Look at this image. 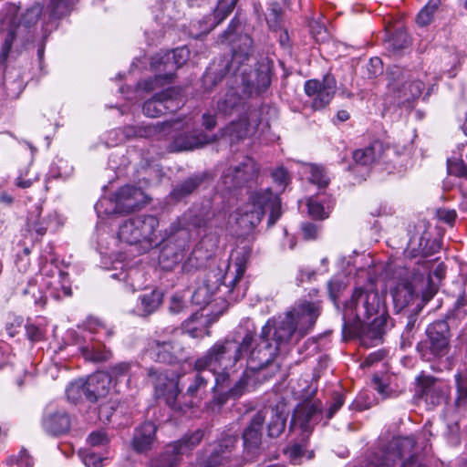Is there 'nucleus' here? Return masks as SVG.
<instances>
[{
    "mask_svg": "<svg viewBox=\"0 0 467 467\" xmlns=\"http://www.w3.org/2000/svg\"><path fill=\"white\" fill-rule=\"evenodd\" d=\"M254 341V335L247 331L241 341L224 339L215 342L202 356L196 359V366L207 369L214 378L213 397L206 403L208 410L217 413L229 400L240 398L247 389V372L235 379L241 360L247 354Z\"/></svg>",
    "mask_w": 467,
    "mask_h": 467,
    "instance_id": "nucleus-1",
    "label": "nucleus"
},
{
    "mask_svg": "<svg viewBox=\"0 0 467 467\" xmlns=\"http://www.w3.org/2000/svg\"><path fill=\"white\" fill-rule=\"evenodd\" d=\"M343 331L358 337L363 346H377L387 327L388 313L383 297L374 288H356L345 304Z\"/></svg>",
    "mask_w": 467,
    "mask_h": 467,
    "instance_id": "nucleus-2",
    "label": "nucleus"
},
{
    "mask_svg": "<svg viewBox=\"0 0 467 467\" xmlns=\"http://www.w3.org/2000/svg\"><path fill=\"white\" fill-rule=\"evenodd\" d=\"M244 26L237 16H234L218 38L221 44H228L232 49V59H222L213 62L202 77V85L206 91H212L218 83L231 71L235 73L240 67L248 61L254 52L253 39L244 33Z\"/></svg>",
    "mask_w": 467,
    "mask_h": 467,
    "instance_id": "nucleus-3",
    "label": "nucleus"
},
{
    "mask_svg": "<svg viewBox=\"0 0 467 467\" xmlns=\"http://www.w3.org/2000/svg\"><path fill=\"white\" fill-rule=\"evenodd\" d=\"M413 437H394L370 452L365 467H428L415 452Z\"/></svg>",
    "mask_w": 467,
    "mask_h": 467,
    "instance_id": "nucleus-4",
    "label": "nucleus"
},
{
    "mask_svg": "<svg viewBox=\"0 0 467 467\" xmlns=\"http://www.w3.org/2000/svg\"><path fill=\"white\" fill-rule=\"evenodd\" d=\"M269 212L267 226L272 227L281 217V200L270 188L251 192L248 201L238 209L239 223L254 228Z\"/></svg>",
    "mask_w": 467,
    "mask_h": 467,
    "instance_id": "nucleus-5",
    "label": "nucleus"
},
{
    "mask_svg": "<svg viewBox=\"0 0 467 467\" xmlns=\"http://www.w3.org/2000/svg\"><path fill=\"white\" fill-rule=\"evenodd\" d=\"M251 332V330H249ZM254 336V331H252ZM280 348L275 346L266 336L263 337V333L260 332L258 339L255 341L254 338L253 344L244 354L246 358L247 381L249 380V373H256V379L263 378L267 379L273 377L279 371L280 366L275 361V358L279 353Z\"/></svg>",
    "mask_w": 467,
    "mask_h": 467,
    "instance_id": "nucleus-6",
    "label": "nucleus"
},
{
    "mask_svg": "<svg viewBox=\"0 0 467 467\" xmlns=\"http://www.w3.org/2000/svg\"><path fill=\"white\" fill-rule=\"evenodd\" d=\"M159 220L150 214H140L125 220L118 232L119 239L129 244H141L150 249L161 244L162 236L158 231Z\"/></svg>",
    "mask_w": 467,
    "mask_h": 467,
    "instance_id": "nucleus-7",
    "label": "nucleus"
},
{
    "mask_svg": "<svg viewBox=\"0 0 467 467\" xmlns=\"http://www.w3.org/2000/svg\"><path fill=\"white\" fill-rule=\"evenodd\" d=\"M252 246L248 244L238 245L231 255L230 261L219 267L224 276V292L231 300H238L244 296V288L240 282L246 271L248 261L252 255Z\"/></svg>",
    "mask_w": 467,
    "mask_h": 467,
    "instance_id": "nucleus-8",
    "label": "nucleus"
},
{
    "mask_svg": "<svg viewBox=\"0 0 467 467\" xmlns=\"http://www.w3.org/2000/svg\"><path fill=\"white\" fill-rule=\"evenodd\" d=\"M270 111H275V109L266 105L259 109L249 108L244 116L230 122L222 130V137L226 139L230 144H234L254 135L260 126L268 128V120L265 119L263 116Z\"/></svg>",
    "mask_w": 467,
    "mask_h": 467,
    "instance_id": "nucleus-9",
    "label": "nucleus"
},
{
    "mask_svg": "<svg viewBox=\"0 0 467 467\" xmlns=\"http://www.w3.org/2000/svg\"><path fill=\"white\" fill-rule=\"evenodd\" d=\"M426 337L420 340L416 350L423 360L431 361L448 354L450 350V326L447 321H434L425 330Z\"/></svg>",
    "mask_w": 467,
    "mask_h": 467,
    "instance_id": "nucleus-10",
    "label": "nucleus"
},
{
    "mask_svg": "<svg viewBox=\"0 0 467 467\" xmlns=\"http://www.w3.org/2000/svg\"><path fill=\"white\" fill-rule=\"evenodd\" d=\"M191 234L188 228L180 227L172 223L170 227V233L166 237H162L161 243H164L159 255V262L162 268L171 270L175 265L181 263L189 249Z\"/></svg>",
    "mask_w": 467,
    "mask_h": 467,
    "instance_id": "nucleus-11",
    "label": "nucleus"
},
{
    "mask_svg": "<svg viewBox=\"0 0 467 467\" xmlns=\"http://www.w3.org/2000/svg\"><path fill=\"white\" fill-rule=\"evenodd\" d=\"M211 373L207 369H201L193 365V372L189 374L188 386L184 392L178 387L176 397L175 411L185 413L191 409L200 406L210 382Z\"/></svg>",
    "mask_w": 467,
    "mask_h": 467,
    "instance_id": "nucleus-12",
    "label": "nucleus"
},
{
    "mask_svg": "<svg viewBox=\"0 0 467 467\" xmlns=\"http://www.w3.org/2000/svg\"><path fill=\"white\" fill-rule=\"evenodd\" d=\"M389 89L397 99L398 103L406 104L419 99L424 89V83L414 78L411 74L398 66L389 68Z\"/></svg>",
    "mask_w": 467,
    "mask_h": 467,
    "instance_id": "nucleus-13",
    "label": "nucleus"
},
{
    "mask_svg": "<svg viewBox=\"0 0 467 467\" xmlns=\"http://www.w3.org/2000/svg\"><path fill=\"white\" fill-rule=\"evenodd\" d=\"M238 434L230 431H223L217 441L210 445V449L202 458L201 463L204 467L230 466L234 467L237 459L234 450L238 443Z\"/></svg>",
    "mask_w": 467,
    "mask_h": 467,
    "instance_id": "nucleus-14",
    "label": "nucleus"
},
{
    "mask_svg": "<svg viewBox=\"0 0 467 467\" xmlns=\"http://www.w3.org/2000/svg\"><path fill=\"white\" fill-rule=\"evenodd\" d=\"M43 257L46 263L41 267V273L46 293L56 300L70 296L72 290L68 274L58 267L56 257L51 256L50 259L47 255Z\"/></svg>",
    "mask_w": 467,
    "mask_h": 467,
    "instance_id": "nucleus-15",
    "label": "nucleus"
},
{
    "mask_svg": "<svg viewBox=\"0 0 467 467\" xmlns=\"http://www.w3.org/2000/svg\"><path fill=\"white\" fill-rule=\"evenodd\" d=\"M190 58V50L186 47L161 51L151 57L150 67L156 72L154 81L164 79L170 82L174 72Z\"/></svg>",
    "mask_w": 467,
    "mask_h": 467,
    "instance_id": "nucleus-16",
    "label": "nucleus"
},
{
    "mask_svg": "<svg viewBox=\"0 0 467 467\" xmlns=\"http://www.w3.org/2000/svg\"><path fill=\"white\" fill-rule=\"evenodd\" d=\"M259 173V165L250 157H244L238 163L227 168L221 181L223 187L228 190H235L254 182Z\"/></svg>",
    "mask_w": 467,
    "mask_h": 467,
    "instance_id": "nucleus-17",
    "label": "nucleus"
},
{
    "mask_svg": "<svg viewBox=\"0 0 467 467\" xmlns=\"http://www.w3.org/2000/svg\"><path fill=\"white\" fill-rule=\"evenodd\" d=\"M261 332L279 348L292 342L297 343V328L287 313L269 318Z\"/></svg>",
    "mask_w": 467,
    "mask_h": 467,
    "instance_id": "nucleus-18",
    "label": "nucleus"
},
{
    "mask_svg": "<svg viewBox=\"0 0 467 467\" xmlns=\"http://www.w3.org/2000/svg\"><path fill=\"white\" fill-rule=\"evenodd\" d=\"M202 438L203 432L201 430L185 435L181 440L166 446L164 451L151 461L150 467H175L179 462L180 456L195 448Z\"/></svg>",
    "mask_w": 467,
    "mask_h": 467,
    "instance_id": "nucleus-19",
    "label": "nucleus"
},
{
    "mask_svg": "<svg viewBox=\"0 0 467 467\" xmlns=\"http://www.w3.org/2000/svg\"><path fill=\"white\" fill-rule=\"evenodd\" d=\"M239 0H218L212 15L201 19L192 20L189 26V35L198 39L207 35L216 26L220 25L234 10Z\"/></svg>",
    "mask_w": 467,
    "mask_h": 467,
    "instance_id": "nucleus-20",
    "label": "nucleus"
},
{
    "mask_svg": "<svg viewBox=\"0 0 467 467\" xmlns=\"http://www.w3.org/2000/svg\"><path fill=\"white\" fill-rule=\"evenodd\" d=\"M182 90L169 88L154 94L142 106L143 113L150 118H158L168 112H174L182 105Z\"/></svg>",
    "mask_w": 467,
    "mask_h": 467,
    "instance_id": "nucleus-21",
    "label": "nucleus"
},
{
    "mask_svg": "<svg viewBox=\"0 0 467 467\" xmlns=\"http://www.w3.org/2000/svg\"><path fill=\"white\" fill-rule=\"evenodd\" d=\"M323 418L322 403L320 400H305L298 404L294 410L290 429L298 428L304 436H308L313 427Z\"/></svg>",
    "mask_w": 467,
    "mask_h": 467,
    "instance_id": "nucleus-22",
    "label": "nucleus"
},
{
    "mask_svg": "<svg viewBox=\"0 0 467 467\" xmlns=\"http://www.w3.org/2000/svg\"><path fill=\"white\" fill-rule=\"evenodd\" d=\"M304 90L306 96L312 99V109L320 110L325 109L333 99L337 92V81L332 75L327 74L321 80H306Z\"/></svg>",
    "mask_w": 467,
    "mask_h": 467,
    "instance_id": "nucleus-23",
    "label": "nucleus"
},
{
    "mask_svg": "<svg viewBox=\"0 0 467 467\" xmlns=\"http://www.w3.org/2000/svg\"><path fill=\"white\" fill-rule=\"evenodd\" d=\"M297 328V339H302L313 329L321 313L319 303L305 301L286 312Z\"/></svg>",
    "mask_w": 467,
    "mask_h": 467,
    "instance_id": "nucleus-24",
    "label": "nucleus"
},
{
    "mask_svg": "<svg viewBox=\"0 0 467 467\" xmlns=\"http://www.w3.org/2000/svg\"><path fill=\"white\" fill-rule=\"evenodd\" d=\"M146 371L147 378L154 387L156 395L158 397H163L165 399L166 404L171 410H174L179 380L174 378H170L167 372L155 367H150L146 369Z\"/></svg>",
    "mask_w": 467,
    "mask_h": 467,
    "instance_id": "nucleus-25",
    "label": "nucleus"
},
{
    "mask_svg": "<svg viewBox=\"0 0 467 467\" xmlns=\"http://www.w3.org/2000/svg\"><path fill=\"white\" fill-rule=\"evenodd\" d=\"M78 0H48L47 5L40 8L39 16L43 21L44 34L52 32L57 27L58 20L68 16Z\"/></svg>",
    "mask_w": 467,
    "mask_h": 467,
    "instance_id": "nucleus-26",
    "label": "nucleus"
},
{
    "mask_svg": "<svg viewBox=\"0 0 467 467\" xmlns=\"http://www.w3.org/2000/svg\"><path fill=\"white\" fill-rule=\"evenodd\" d=\"M450 391L451 387L446 381L433 377H423L420 383V397L431 407L445 402Z\"/></svg>",
    "mask_w": 467,
    "mask_h": 467,
    "instance_id": "nucleus-27",
    "label": "nucleus"
},
{
    "mask_svg": "<svg viewBox=\"0 0 467 467\" xmlns=\"http://www.w3.org/2000/svg\"><path fill=\"white\" fill-rule=\"evenodd\" d=\"M224 276L221 268L211 269L206 275L204 283L200 285L192 294V303L204 306L208 305L213 295L221 289L224 288Z\"/></svg>",
    "mask_w": 467,
    "mask_h": 467,
    "instance_id": "nucleus-28",
    "label": "nucleus"
},
{
    "mask_svg": "<svg viewBox=\"0 0 467 467\" xmlns=\"http://www.w3.org/2000/svg\"><path fill=\"white\" fill-rule=\"evenodd\" d=\"M39 13L40 8L38 6H32L27 9L22 21L16 26H11L9 28L1 47L0 67L5 65L16 36L36 23L39 17Z\"/></svg>",
    "mask_w": 467,
    "mask_h": 467,
    "instance_id": "nucleus-29",
    "label": "nucleus"
},
{
    "mask_svg": "<svg viewBox=\"0 0 467 467\" xmlns=\"http://www.w3.org/2000/svg\"><path fill=\"white\" fill-rule=\"evenodd\" d=\"M117 207L121 213H130L147 202L143 191L133 185L119 188L113 195Z\"/></svg>",
    "mask_w": 467,
    "mask_h": 467,
    "instance_id": "nucleus-30",
    "label": "nucleus"
},
{
    "mask_svg": "<svg viewBox=\"0 0 467 467\" xmlns=\"http://www.w3.org/2000/svg\"><path fill=\"white\" fill-rule=\"evenodd\" d=\"M42 206L36 204L29 211L26 219V230L29 233H35L37 237H42L48 229L58 225L59 218L57 212H52L45 217L41 216Z\"/></svg>",
    "mask_w": 467,
    "mask_h": 467,
    "instance_id": "nucleus-31",
    "label": "nucleus"
},
{
    "mask_svg": "<svg viewBox=\"0 0 467 467\" xmlns=\"http://www.w3.org/2000/svg\"><path fill=\"white\" fill-rule=\"evenodd\" d=\"M174 350L175 344L171 340L151 339L145 348L143 358L160 363L174 364L178 362Z\"/></svg>",
    "mask_w": 467,
    "mask_h": 467,
    "instance_id": "nucleus-32",
    "label": "nucleus"
},
{
    "mask_svg": "<svg viewBox=\"0 0 467 467\" xmlns=\"http://www.w3.org/2000/svg\"><path fill=\"white\" fill-rule=\"evenodd\" d=\"M182 128L181 121L172 119L164 121L154 126H125L119 130L125 139L133 137H148L156 133H163L164 135L171 134L173 130H178Z\"/></svg>",
    "mask_w": 467,
    "mask_h": 467,
    "instance_id": "nucleus-33",
    "label": "nucleus"
},
{
    "mask_svg": "<svg viewBox=\"0 0 467 467\" xmlns=\"http://www.w3.org/2000/svg\"><path fill=\"white\" fill-rule=\"evenodd\" d=\"M391 296L394 307L397 312H400L406 307L413 306L419 302V294L414 289L412 284L407 279H401L391 290Z\"/></svg>",
    "mask_w": 467,
    "mask_h": 467,
    "instance_id": "nucleus-34",
    "label": "nucleus"
},
{
    "mask_svg": "<svg viewBox=\"0 0 467 467\" xmlns=\"http://www.w3.org/2000/svg\"><path fill=\"white\" fill-rule=\"evenodd\" d=\"M85 383L87 400L96 402L109 393L110 376L106 372H97L85 379Z\"/></svg>",
    "mask_w": 467,
    "mask_h": 467,
    "instance_id": "nucleus-35",
    "label": "nucleus"
},
{
    "mask_svg": "<svg viewBox=\"0 0 467 467\" xmlns=\"http://www.w3.org/2000/svg\"><path fill=\"white\" fill-rule=\"evenodd\" d=\"M212 141L209 135L202 131L194 133H182L174 137L169 145L170 151L191 150L201 148Z\"/></svg>",
    "mask_w": 467,
    "mask_h": 467,
    "instance_id": "nucleus-36",
    "label": "nucleus"
},
{
    "mask_svg": "<svg viewBox=\"0 0 467 467\" xmlns=\"http://www.w3.org/2000/svg\"><path fill=\"white\" fill-rule=\"evenodd\" d=\"M265 420L264 411H258L251 420L249 425L243 432L244 449L253 451L257 449L261 443L262 428Z\"/></svg>",
    "mask_w": 467,
    "mask_h": 467,
    "instance_id": "nucleus-37",
    "label": "nucleus"
},
{
    "mask_svg": "<svg viewBox=\"0 0 467 467\" xmlns=\"http://www.w3.org/2000/svg\"><path fill=\"white\" fill-rule=\"evenodd\" d=\"M156 426L150 421H146L136 428L131 441L132 448L137 452H144L151 449L155 440Z\"/></svg>",
    "mask_w": 467,
    "mask_h": 467,
    "instance_id": "nucleus-38",
    "label": "nucleus"
},
{
    "mask_svg": "<svg viewBox=\"0 0 467 467\" xmlns=\"http://www.w3.org/2000/svg\"><path fill=\"white\" fill-rule=\"evenodd\" d=\"M42 424L48 434L57 436L66 433L69 430L70 420L65 411L57 410L46 415Z\"/></svg>",
    "mask_w": 467,
    "mask_h": 467,
    "instance_id": "nucleus-39",
    "label": "nucleus"
},
{
    "mask_svg": "<svg viewBox=\"0 0 467 467\" xmlns=\"http://www.w3.org/2000/svg\"><path fill=\"white\" fill-rule=\"evenodd\" d=\"M79 351L85 360L93 363L105 362L112 358L111 350L99 340L79 347Z\"/></svg>",
    "mask_w": 467,
    "mask_h": 467,
    "instance_id": "nucleus-40",
    "label": "nucleus"
},
{
    "mask_svg": "<svg viewBox=\"0 0 467 467\" xmlns=\"http://www.w3.org/2000/svg\"><path fill=\"white\" fill-rule=\"evenodd\" d=\"M244 107V99L239 95L237 90L231 88L218 101L216 105L217 112L229 116L239 111Z\"/></svg>",
    "mask_w": 467,
    "mask_h": 467,
    "instance_id": "nucleus-41",
    "label": "nucleus"
},
{
    "mask_svg": "<svg viewBox=\"0 0 467 467\" xmlns=\"http://www.w3.org/2000/svg\"><path fill=\"white\" fill-rule=\"evenodd\" d=\"M382 152V143L379 141H374L366 148L354 150L353 160L356 164L369 166L381 157Z\"/></svg>",
    "mask_w": 467,
    "mask_h": 467,
    "instance_id": "nucleus-42",
    "label": "nucleus"
},
{
    "mask_svg": "<svg viewBox=\"0 0 467 467\" xmlns=\"http://www.w3.org/2000/svg\"><path fill=\"white\" fill-rule=\"evenodd\" d=\"M139 301L136 307L138 315L147 317L158 309L162 301V294L158 290H152L140 296Z\"/></svg>",
    "mask_w": 467,
    "mask_h": 467,
    "instance_id": "nucleus-43",
    "label": "nucleus"
},
{
    "mask_svg": "<svg viewBox=\"0 0 467 467\" xmlns=\"http://www.w3.org/2000/svg\"><path fill=\"white\" fill-rule=\"evenodd\" d=\"M110 277L123 282L124 288L128 292L133 293L143 286V282L141 281L143 277L142 273L136 268L130 270L121 269L120 272L111 274Z\"/></svg>",
    "mask_w": 467,
    "mask_h": 467,
    "instance_id": "nucleus-44",
    "label": "nucleus"
},
{
    "mask_svg": "<svg viewBox=\"0 0 467 467\" xmlns=\"http://www.w3.org/2000/svg\"><path fill=\"white\" fill-rule=\"evenodd\" d=\"M264 413L265 415L270 413V420L267 424L268 435L273 438L278 437L285 431L288 412L283 409L280 410L277 406L270 408Z\"/></svg>",
    "mask_w": 467,
    "mask_h": 467,
    "instance_id": "nucleus-45",
    "label": "nucleus"
},
{
    "mask_svg": "<svg viewBox=\"0 0 467 467\" xmlns=\"http://www.w3.org/2000/svg\"><path fill=\"white\" fill-rule=\"evenodd\" d=\"M467 317V298L464 296H459L452 306L448 309L444 319L447 324L457 326Z\"/></svg>",
    "mask_w": 467,
    "mask_h": 467,
    "instance_id": "nucleus-46",
    "label": "nucleus"
},
{
    "mask_svg": "<svg viewBox=\"0 0 467 467\" xmlns=\"http://www.w3.org/2000/svg\"><path fill=\"white\" fill-rule=\"evenodd\" d=\"M285 454L292 464H301L304 459L310 460L313 451H307L306 443H293L284 450Z\"/></svg>",
    "mask_w": 467,
    "mask_h": 467,
    "instance_id": "nucleus-47",
    "label": "nucleus"
},
{
    "mask_svg": "<svg viewBox=\"0 0 467 467\" xmlns=\"http://www.w3.org/2000/svg\"><path fill=\"white\" fill-rule=\"evenodd\" d=\"M441 5V0H429L420 9L417 16L416 22L420 26H426L431 23L434 14Z\"/></svg>",
    "mask_w": 467,
    "mask_h": 467,
    "instance_id": "nucleus-48",
    "label": "nucleus"
},
{
    "mask_svg": "<svg viewBox=\"0 0 467 467\" xmlns=\"http://www.w3.org/2000/svg\"><path fill=\"white\" fill-rule=\"evenodd\" d=\"M202 182V178L199 176H193L190 177L184 182H182L180 185L175 187L172 192L171 195L175 199H182L185 197L186 195L191 194Z\"/></svg>",
    "mask_w": 467,
    "mask_h": 467,
    "instance_id": "nucleus-49",
    "label": "nucleus"
},
{
    "mask_svg": "<svg viewBox=\"0 0 467 467\" xmlns=\"http://www.w3.org/2000/svg\"><path fill=\"white\" fill-rule=\"evenodd\" d=\"M283 10L277 2L270 4L265 16L266 23L270 29L275 31L280 28Z\"/></svg>",
    "mask_w": 467,
    "mask_h": 467,
    "instance_id": "nucleus-50",
    "label": "nucleus"
},
{
    "mask_svg": "<svg viewBox=\"0 0 467 467\" xmlns=\"http://www.w3.org/2000/svg\"><path fill=\"white\" fill-rule=\"evenodd\" d=\"M198 318H202V315L199 317V314L195 313L183 323L184 332L192 338L203 337L209 335V331L204 327L194 325Z\"/></svg>",
    "mask_w": 467,
    "mask_h": 467,
    "instance_id": "nucleus-51",
    "label": "nucleus"
},
{
    "mask_svg": "<svg viewBox=\"0 0 467 467\" xmlns=\"http://www.w3.org/2000/svg\"><path fill=\"white\" fill-rule=\"evenodd\" d=\"M66 395L68 400L77 403L83 396L86 397V383L85 379H78L72 381L66 389Z\"/></svg>",
    "mask_w": 467,
    "mask_h": 467,
    "instance_id": "nucleus-52",
    "label": "nucleus"
},
{
    "mask_svg": "<svg viewBox=\"0 0 467 467\" xmlns=\"http://www.w3.org/2000/svg\"><path fill=\"white\" fill-rule=\"evenodd\" d=\"M135 367H138V364L136 362L122 361L112 366L109 368V373L107 374L110 376V381L112 380V379L118 380L121 378L130 376L132 368Z\"/></svg>",
    "mask_w": 467,
    "mask_h": 467,
    "instance_id": "nucleus-53",
    "label": "nucleus"
},
{
    "mask_svg": "<svg viewBox=\"0 0 467 467\" xmlns=\"http://www.w3.org/2000/svg\"><path fill=\"white\" fill-rule=\"evenodd\" d=\"M95 210L99 217L102 215H110L121 213L117 207L114 198H101L95 204Z\"/></svg>",
    "mask_w": 467,
    "mask_h": 467,
    "instance_id": "nucleus-54",
    "label": "nucleus"
},
{
    "mask_svg": "<svg viewBox=\"0 0 467 467\" xmlns=\"http://www.w3.org/2000/svg\"><path fill=\"white\" fill-rule=\"evenodd\" d=\"M458 396L455 400V405L458 408L467 404V379H464L461 374L455 376Z\"/></svg>",
    "mask_w": 467,
    "mask_h": 467,
    "instance_id": "nucleus-55",
    "label": "nucleus"
},
{
    "mask_svg": "<svg viewBox=\"0 0 467 467\" xmlns=\"http://www.w3.org/2000/svg\"><path fill=\"white\" fill-rule=\"evenodd\" d=\"M420 310V303L416 304L415 306L411 309V313L407 316V322L405 325V330L402 334V338L410 337L413 334L416 323L418 321V312Z\"/></svg>",
    "mask_w": 467,
    "mask_h": 467,
    "instance_id": "nucleus-56",
    "label": "nucleus"
},
{
    "mask_svg": "<svg viewBox=\"0 0 467 467\" xmlns=\"http://www.w3.org/2000/svg\"><path fill=\"white\" fill-rule=\"evenodd\" d=\"M309 180L312 183L317 184L318 187H326L329 182V179L324 169L315 165L311 166L310 168Z\"/></svg>",
    "mask_w": 467,
    "mask_h": 467,
    "instance_id": "nucleus-57",
    "label": "nucleus"
},
{
    "mask_svg": "<svg viewBox=\"0 0 467 467\" xmlns=\"http://www.w3.org/2000/svg\"><path fill=\"white\" fill-rule=\"evenodd\" d=\"M443 434L451 445H458L461 441L459 423L457 421L448 422Z\"/></svg>",
    "mask_w": 467,
    "mask_h": 467,
    "instance_id": "nucleus-58",
    "label": "nucleus"
},
{
    "mask_svg": "<svg viewBox=\"0 0 467 467\" xmlns=\"http://www.w3.org/2000/svg\"><path fill=\"white\" fill-rule=\"evenodd\" d=\"M345 402V397L343 394L335 393L332 397V400L330 401L328 409L326 410V422L333 418V416L341 409Z\"/></svg>",
    "mask_w": 467,
    "mask_h": 467,
    "instance_id": "nucleus-59",
    "label": "nucleus"
},
{
    "mask_svg": "<svg viewBox=\"0 0 467 467\" xmlns=\"http://www.w3.org/2000/svg\"><path fill=\"white\" fill-rule=\"evenodd\" d=\"M307 207L309 215L316 219H325L328 216L324 206L317 198H310L307 202Z\"/></svg>",
    "mask_w": 467,
    "mask_h": 467,
    "instance_id": "nucleus-60",
    "label": "nucleus"
},
{
    "mask_svg": "<svg viewBox=\"0 0 467 467\" xmlns=\"http://www.w3.org/2000/svg\"><path fill=\"white\" fill-rule=\"evenodd\" d=\"M273 181L280 188V191H284L289 182V176L287 171L284 167H278L272 171Z\"/></svg>",
    "mask_w": 467,
    "mask_h": 467,
    "instance_id": "nucleus-61",
    "label": "nucleus"
},
{
    "mask_svg": "<svg viewBox=\"0 0 467 467\" xmlns=\"http://www.w3.org/2000/svg\"><path fill=\"white\" fill-rule=\"evenodd\" d=\"M87 441L91 446H104L109 442V438L105 431L99 430L92 431Z\"/></svg>",
    "mask_w": 467,
    "mask_h": 467,
    "instance_id": "nucleus-62",
    "label": "nucleus"
},
{
    "mask_svg": "<svg viewBox=\"0 0 467 467\" xmlns=\"http://www.w3.org/2000/svg\"><path fill=\"white\" fill-rule=\"evenodd\" d=\"M198 253H199L198 247L193 249V251L191 253L188 259L182 265L183 271L190 272L192 269H196L202 265L204 258L199 257L197 255Z\"/></svg>",
    "mask_w": 467,
    "mask_h": 467,
    "instance_id": "nucleus-63",
    "label": "nucleus"
},
{
    "mask_svg": "<svg viewBox=\"0 0 467 467\" xmlns=\"http://www.w3.org/2000/svg\"><path fill=\"white\" fill-rule=\"evenodd\" d=\"M309 28H310V32H311L313 37L317 41H324L327 38V29H326L325 26L323 24H321L320 22L314 20V19L311 20L309 22Z\"/></svg>",
    "mask_w": 467,
    "mask_h": 467,
    "instance_id": "nucleus-64",
    "label": "nucleus"
}]
</instances>
